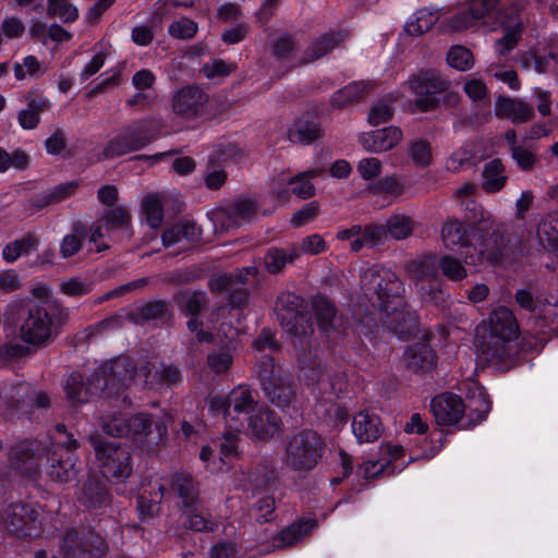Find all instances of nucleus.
<instances>
[{
    "label": "nucleus",
    "instance_id": "1",
    "mask_svg": "<svg viewBox=\"0 0 558 558\" xmlns=\"http://www.w3.org/2000/svg\"><path fill=\"white\" fill-rule=\"evenodd\" d=\"M360 283L365 298L381 313L404 304L403 282L390 268L380 265L368 267L361 274Z\"/></svg>",
    "mask_w": 558,
    "mask_h": 558
},
{
    "label": "nucleus",
    "instance_id": "2",
    "mask_svg": "<svg viewBox=\"0 0 558 558\" xmlns=\"http://www.w3.org/2000/svg\"><path fill=\"white\" fill-rule=\"evenodd\" d=\"M69 319V311L54 301L29 308L21 327L22 339L33 345L46 347Z\"/></svg>",
    "mask_w": 558,
    "mask_h": 558
},
{
    "label": "nucleus",
    "instance_id": "3",
    "mask_svg": "<svg viewBox=\"0 0 558 558\" xmlns=\"http://www.w3.org/2000/svg\"><path fill=\"white\" fill-rule=\"evenodd\" d=\"M326 450L324 438L313 429H302L284 440L282 464L286 469L307 473L314 470Z\"/></svg>",
    "mask_w": 558,
    "mask_h": 558
},
{
    "label": "nucleus",
    "instance_id": "4",
    "mask_svg": "<svg viewBox=\"0 0 558 558\" xmlns=\"http://www.w3.org/2000/svg\"><path fill=\"white\" fill-rule=\"evenodd\" d=\"M160 126L154 117L133 121L107 142L99 159H114L146 147L157 138Z\"/></svg>",
    "mask_w": 558,
    "mask_h": 558
},
{
    "label": "nucleus",
    "instance_id": "5",
    "mask_svg": "<svg viewBox=\"0 0 558 558\" xmlns=\"http://www.w3.org/2000/svg\"><path fill=\"white\" fill-rule=\"evenodd\" d=\"M98 469L101 475L113 484L126 482L133 474L134 465L131 450L125 445L104 440L100 436H90Z\"/></svg>",
    "mask_w": 558,
    "mask_h": 558
},
{
    "label": "nucleus",
    "instance_id": "6",
    "mask_svg": "<svg viewBox=\"0 0 558 558\" xmlns=\"http://www.w3.org/2000/svg\"><path fill=\"white\" fill-rule=\"evenodd\" d=\"M275 311L282 329L293 338L294 345L296 341L303 345L314 331L306 301L293 292H282L277 298Z\"/></svg>",
    "mask_w": 558,
    "mask_h": 558
},
{
    "label": "nucleus",
    "instance_id": "7",
    "mask_svg": "<svg viewBox=\"0 0 558 558\" xmlns=\"http://www.w3.org/2000/svg\"><path fill=\"white\" fill-rule=\"evenodd\" d=\"M258 375L262 389L268 400L279 407L287 408L294 400L295 392L288 373L277 365L269 355H264L259 363Z\"/></svg>",
    "mask_w": 558,
    "mask_h": 558
},
{
    "label": "nucleus",
    "instance_id": "8",
    "mask_svg": "<svg viewBox=\"0 0 558 558\" xmlns=\"http://www.w3.org/2000/svg\"><path fill=\"white\" fill-rule=\"evenodd\" d=\"M207 403L213 415H222L226 423L240 424V426H242L240 415L250 416L257 405L253 391L244 386L232 389L226 396H210Z\"/></svg>",
    "mask_w": 558,
    "mask_h": 558
},
{
    "label": "nucleus",
    "instance_id": "9",
    "mask_svg": "<svg viewBox=\"0 0 558 558\" xmlns=\"http://www.w3.org/2000/svg\"><path fill=\"white\" fill-rule=\"evenodd\" d=\"M60 549L64 558H102L108 543L94 530L69 529L62 536Z\"/></svg>",
    "mask_w": 558,
    "mask_h": 558
},
{
    "label": "nucleus",
    "instance_id": "10",
    "mask_svg": "<svg viewBox=\"0 0 558 558\" xmlns=\"http://www.w3.org/2000/svg\"><path fill=\"white\" fill-rule=\"evenodd\" d=\"M408 86L416 96L415 107L422 112H427L439 107L438 95L450 87V82L438 72L430 70L412 75L408 81Z\"/></svg>",
    "mask_w": 558,
    "mask_h": 558
},
{
    "label": "nucleus",
    "instance_id": "11",
    "mask_svg": "<svg viewBox=\"0 0 558 558\" xmlns=\"http://www.w3.org/2000/svg\"><path fill=\"white\" fill-rule=\"evenodd\" d=\"M95 374L105 381L101 387L104 398L119 399L134 380V362L129 356H119L102 364Z\"/></svg>",
    "mask_w": 558,
    "mask_h": 558
},
{
    "label": "nucleus",
    "instance_id": "12",
    "mask_svg": "<svg viewBox=\"0 0 558 558\" xmlns=\"http://www.w3.org/2000/svg\"><path fill=\"white\" fill-rule=\"evenodd\" d=\"M209 95L199 85L190 84L174 90L170 99L171 112L184 120L196 121L207 113Z\"/></svg>",
    "mask_w": 558,
    "mask_h": 558
},
{
    "label": "nucleus",
    "instance_id": "13",
    "mask_svg": "<svg viewBox=\"0 0 558 558\" xmlns=\"http://www.w3.org/2000/svg\"><path fill=\"white\" fill-rule=\"evenodd\" d=\"M7 529L17 537L38 536L43 526L41 507L37 504H12L5 511Z\"/></svg>",
    "mask_w": 558,
    "mask_h": 558
},
{
    "label": "nucleus",
    "instance_id": "14",
    "mask_svg": "<svg viewBox=\"0 0 558 558\" xmlns=\"http://www.w3.org/2000/svg\"><path fill=\"white\" fill-rule=\"evenodd\" d=\"M478 357L498 371L505 372L515 364V349L511 341L484 332L477 340Z\"/></svg>",
    "mask_w": 558,
    "mask_h": 558
},
{
    "label": "nucleus",
    "instance_id": "15",
    "mask_svg": "<svg viewBox=\"0 0 558 558\" xmlns=\"http://www.w3.org/2000/svg\"><path fill=\"white\" fill-rule=\"evenodd\" d=\"M47 447L36 440H24L11 448L10 461L21 474L35 477L39 474L43 460H46Z\"/></svg>",
    "mask_w": 558,
    "mask_h": 558
},
{
    "label": "nucleus",
    "instance_id": "16",
    "mask_svg": "<svg viewBox=\"0 0 558 558\" xmlns=\"http://www.w3.org/2000/svg\"><path fill=\"white\" fill-rule=\"evenodd\" d=\"M33 386L26 381L0 385V415L15 420L29 412V397Z\"/></svg>",
    "mask_w": 558,
    "mask_h": 558
},
{
    "label": "nucleus",
    "instance_id": "17",
    "mask_svg": "<svg viewBox=\"0 0 558 558\" xmlns=\"http://www.w3.org/2000/svg\"><path fill=\"white\" fill-rule=\"evenodd\" d=\"M102 378H97L95 372L87 379L81 373L73 372L64 384L65 399L70 407L80 408L94 397H104Z\"/></svg>",
    "mask_w": 558,
    "mask_h": 558
},
{
    "label": "nucleus",
    "instance_id": "18",
    "mask_svg": "<svg viewBox=\"0 0 558 558\" xmlns=\"http://www.w3.org/2000/svg\"><path fill=\"white\" fill-rule=\"evenodd\" d=\"M130 432L126 438L140 446H153L161 441L166 427L162 423L155 421L151 415L137 413L129 417Z\"/></svg>",
    "mask_w": 558,
    "mask_h": 558
},
{
    "label": "nucleus",
    "instance_id": "19",
    "mask_svg": "<svg viewBox=\"0 0 558 558\" xmlns=\"http://www.w3.org/2000/svg\"><path fill=\"white\" fill-rule=\"evenodd\" d=\"M300 345L302 352L298 355L299 378L310 386L323 385L329 383V375L326 366L322 363L315 349L310 343L308 338L301 345L296 341L295 348Z\"/></svg>",
    "mask_w": 558,
    "mask_h": 558
},
{
    "label": "nucleus",
    "instance_id": "20",
    "mask_svg": "<svg viewBox=\"0 0 558 558\" xmlns=\"http://www.w3.org/2000/svg\"><path fill=\"white\" fill-rule=\"evenodd\" d=\"M484 231L485 234L481 240L478 248L480 259H486L490 264H497L501 262L504 251L508 243L505 236L507 226L501 222L492 221Z\"/></svg>",
    "mask_w": 558,
    "mask_h": 558
},
{
    "label": "nucleus",
    "instance_id": "21",
    "mask_svg": "<svg viewBox=\"0 0 558 558\" xmlns=\"http://www.w3.org/2000/svg\"><path fill=\"white\" fill-rule=\"evenodd\" d=\"M430 409L437 424L448 426L457 424L471 405H465L457 395L442 393L432 400Z\"/></svg>",
    "mask_w": 558,
    "mask_h": 558
},
{
    "label": "nucleus",
    "instance_id": "22",
    "mask_svg": "<svg viewBox=\"0 0 558 558\" xmlns=\"http://www.w3.org/2000/svg\"><path fill=\"white\" fill-rule=\"evenodd\" d=\"M112 495L107 484L97 475H90L84 482L78 501L87 509L101 511L111 505Z\"/></svg>",
    "mask_w": 558,
    "mask_h": 558
},
{
    "label": "nucleus",
    "instance_id": "23",
    "mask_svg": "<svg viewBox=\"0 0 558 558\" xmlns=\"http://www.w3.org/2000/svg\"><path fill=\"white\" fill-rule=\"evenodd\" d=\"M235 150L234 146L227 145L217 148L208 156L204 174V183L208 190L217 191L226 184L228 174L221 165L229 160Z\"/></svg>",
    "mask_w": 558,
    "mask_h": 558
},
{
    "label": "nucleus",
    "instance_id": "24",
    "mask_svg": "<svg viewBox=\"0 0 558 558\" xmlns=\"http://www.w3.org/2000/svg\"><path fill=\"white\" fill-rule=\"evenodd\" d=\"M497 20L501 26L507 27L506 34L496 41V50L500 56L508 54L517 45L523 31L522 22L519 20V8L512 5L505 11L497 13Z\"/></svg>",
    "mask_w": 558,
    "mask_h": 558
},
{
    "label": "nucleus",
    "instance_id": "25",
    "mask_svg": "<svg viewBox=\"0 0 558 558\" xmlns=\"http://www.w3.org/2000/svg\"><path fill=\"white\" fill-rule=\"evenodd\" d=\"M256 213L257 204L255 201L251 198H239L225 208L215 211L214 217L216 221L221 222L223 228L230 229L251 220Z\"/></svg>",
    "mask_w": 558,
    "mask_h": 558
},
{
    "label": "nucleus",
    "instance_id": "26",
    "mask_svg": "<svg viewBox=\"0 0 558 558\" xmlns=\"http://www.w3.org/2000/svg\"><path fill=\"white\" fill-rule=\"evenodd\" d=\"M483 331L512 341L519 336V324L511 310L499 306L488 317L487 325Z\"/></svg>",
    "mask_w": 558,
    "mask_h": 558
},
{
    "label": "nucleus",
    "instance_id": "27",
    "mask_svg": "<svg viewBox=\"0 0 558 558\" xmlns=\"http://www.w3.org/2000/svg\"><path fill=\"white\" fill-rule=\"evenodd\" d=\"M495 114L514 124H523L533 120L535 111L531 104L521 98L499 96L495 101Z\"/></svg>",
    "mask_w": 558,
    "mask_h": 558
},
{
    "label": "nucleus",
    "instance_id": "28",
    "mask_svg": "<svg viewBox=\"0 0 558 558\" xmlns=\"http://www.w3.org/2000/svg\"><path fill=\"white\" fill-rule=\"evenodd\" d=\"M76 456L73 452L48 451L46 456L47 474L51 481L68 483L75 480L77 475Z\"/></svg>",
    "mask_w": 558,
    "mask_h": 558
},
{
    "label": "nucleus",
    "instance_id": "29",
    "mask_svg": "<svg viewBox=\"0 0 558 558\" xmlns=\"http://www.w3.org/2000/svg\"><path fill=\"white\" fill-rule=\"evenodd\" d=\"M247 433L256 439H269L280 429L281 420L268 408L255 409L248 416Z\"/></svg>",
    "mask_w": 558,
    "mask_h": 558
},
{
    "label": "nucleus",
    "instance_id": "30",
    "mask_svg": "<svg viewBox=\"0 0 558 558\" xmlns=\"http://www.w3.org/2000/svg\"><path fill=\"white\" fill-rule=\"evenodd\" d=\"M313 307L319 329L328 337L341 333L344 330L342 316L337 314L335 304L328 299L322 296L315 299Z\"/></svg>",
    "mask_w": 558,
    "mask_h": 558
},
{
    "label": "nucleus",
    "instance_id": "31",
    "mask_svg": "<svg viewBox=\"0 0 558 558\" xmlns=\"http://www.w3.org/2000/svg\"><path fill=\"white\" fill-rule=\"evenodd\" d=\"M402 140V131L397 126L364 133L360 137L363 148L372 153H381L392 149Z\"/></svg>",
    "mask_w": 558,
    "mask_h": 558
},
{
    "label": "nucleus",
    "instance_id": "32",
    "mask_svg": "<svg viewBox=\"0 0 558 558\" xmlns=\"http://www.w3.org/2000/svg\"><path fill=\"white\" fill-rule=\"evenodd\" d=\"M498 0H470L469 11H460L448 19L452 31H462L472 26L475 21L488 15L497 5Z\"/></svg>",
    "mask_w": 558,
    "mask_h": 558
},
{
    "label": "nucleus",
    "instance_id": "33",
    "mask_svg": "<svg viewBox=\"0 0 558 558\" xmlns=\"http://www.w3.org/2000/svg\"><path fill=\"white\" fill-rule=\"evenodd\" d=\"M351 427L359 444L374 442L384 432L379 416L368 411L356 413Z\"/></svg>",
    "mask_w": 558,
    "mask_h": 558
},
{
    "label": "nucleus",
    "instance_id": "34",
    "mask_svg": "<svg viewBox=\"0 0 558 558\" xmlns=\"http://www.w3.org/2000/svg\"><path fill=\"white\" fill-rule=\"evenodd\" d=\"M171 487L181 499L183 511L198 509V485L193 476L186 472H177L172 476Z\"/></svg>",
    "mask_w": 558,
    "mask_h": 558
},
{
    "label": "nucleus",
    "instance_id": "35",
    "mask_svg": "<svg viewBox=\"0 0 558 558\" xmlns=\"http://www.w3.org/2000/svg\"><path fill=\"white\" fill-rule=\"evenodd\" d=\"M405 367L413 372H426L434 367L436 363V353L427 343H415L409 345L402 356Z\"/></svg>",
    "mask_w": 558,
    "mask_h": 558
},
{
    "label": "nucleus",
    "instance_id": "36",
    "mask_svg": "<svg viewBox=\"0 0 558 558\" xmlns=\"http://www.w3.org/2000/svg\"><path fill=\"white\" fill-rule=\"evenodd\" d=\"M316 526L317 521L314 519L298 520L286 529L281 530L272 538V546L277 549L291 547L308 536Z\"/></svg>",
    "mask_w": 558,
    "mask_h": 558
},
{
    "label": "nucleus",
    "instance_id": "37",
    "mask_svg": "<svg viewBox=\"0 0 558 558\" xmlns=\"http://www.w3.org/2000/svg\"><path fill=\"white\" fill-rule=\"evenodd\" d=\"M347 36L348 33L344 31L328 32L320 35L306 48L301 62L307 64L323 58L343 41Z\"/></svg>",
    "mask_w": 558,
    "mask_h": 558
},
{
    "label": "nucleus",
    "instance_id": "38",
    "mask_svg": "<svg viewBox=\"0 0 558 558\" xmlns=\"http://www.w3.org/2000/svg\"><path fill=\"white\" fill-rule=\"evenodd\" d=\"M384 314V324L399 338L405 339L417 330V316L414 312L396 307Z\"/></svg>",
    "mask_w": 558,
    "mask_h": 558
},
{
    "label": "nucleus",
    "instance_id": "39",
    "mask_svg": "<svg viewBox=\"0 0 558 558\" xmlns=\"http://www.w3.org/2000/svg\"><path fill=\"white\" fill-rule=\"evenodd\" d=\"M320 173L319 169L308 170L298 175L284 180L283 178H279L278 180L272 181V190L277 193L278 196H281L286 191L281 190V186L284 184L292 185V193L302 199L310 198L315 194L314 185L308 181L310 178H315Z\"/></svg>",
    "mask_w": 558,
    "mask_h": 558
},
{
    "label": "nucleus",
    "instance_id": "40",
    "mask_svg": "<svg viewBox=\"0 0 558 558\" xmlns=\"http://www.w3.org/2000/svg\"><path fill=\"white\" fill-rule=\"evenodd\" d=\"M173 301L182 314L193 317H197L209 303L205 291L190 289L175 293Z\"/></svg>",
    "mask_w": 558,
    "mask_h": 558
},
{
    "label": "nucleus",
    "instance_id": "41",
    "mask_svg": "<svg viewBox=\"0 0 558 558\" xmlns=\"http://www.w3.org/2000/svg\"><path fill=\"white\" fill-rule=\"evenodd\" d=\"M441 240L444 245L451 251L470 245V234L466 226L456 219L448 218L441 227Z\"/></svg>",
    "mask_w": 558,
    "mask_h": 558
},
{
    "label": "nucleus",
    "instance_id": "42",
    "mask_svg": "<svg viewBox=\"0 0 558 558\" xmlns=\"http://www.w3.org/2000/svg\"><path fill=\"white\" fill-rule=\"evenodd\" d=\"M300 257V250L298 245H290L288 247L268 248L264 256V265L269 274H279L288 264H292Z\"/></svg>",
    "mask_w": 558,
    "mask_h": 558
},
{
    "label": "nucleus",
    "instance_id": "43",
    "mask_svg": "<svg viewBox=\"0 0 558 558\" xmlns=\"http://www.w3.org/2000/svg\"><path fill=\"white\" fill-rule=\"evenodd\" d=\"M78 186L80 183L77 181L58 184L48 191L36 194L32 198V206L41 209L52 204L60 203L74 195Z\"/></svg>",
    "mask_w": 558,
    "mask_h": 558
},
{
    "label": "nucleus",
    "instance_id": "44",
    "mask_svg": "<svg viewBox=\"0 0 558 558\" xmlns=\"http://www.w3.org/2000/svg\"><path fill=\"white\" fill-rule=\"evenodd\" d=\"M131 220L130 211L123 206L108 208L99 216V221L104 222L107 230L122 231L128 238L133 234Z\"/></svg>",
    "mask_w": 558,
    "mask_h": 558
},
{
    "label": "nucleus",
    "instance_id": "45",
    "mask_svg": "<svg viewBox=\"0 0 558 558\" xmlns=\"http://www.w3.org/2000/svg\"><path fill=\"white\" fill-rule=\"evenodd\" d=\"M72 233L63 236L60 243V254L63 258H69L77 254L88 233L87 225L82 220H74L71 225Z\"/></svg>",
    "mask_w": 558,
    "mask_h": 558
},
{
    "label": "nucleus",
    "instance_id": "46",
    "mask_svg": "<svg viewBox=\"0 0 558 558\" xmlns=\"http://www.w3.org/2000/svg\"><path fill=\"white\" fill-rule=\"evenodd\" d=\"M506 169L500 159L496 158L485 163L483 169L482 187L488 193L500 191L507 182Z\"/></svg>",
    "mask_w": 558,
    "mask_h": 558
},
{
    "label": "nucleus",
    "instance_id": "47",
    "mask_svg": "<svg viewBox=\"0 0 558 558\" xmlns=\"http://www.w3.org/2000/svg\"><path fill=\"white\" fill-rule=\"evenodd\" d=\"M38 245V236L32 232H27L22 238L8 243L3 247V259L8 263H13L19 257L23 255H28L32 251L37 250Z\"/></svg>",
    "mask_w": 558,
    "mask_h": 558
},
{
    "label": "nucleus",
    "instance_id": "48",
    "mask_svg": "<svg viewBox=\"0 0 558 558\" xmlns=\"http://www.w3.org/2000/svg\"><path fill=\"white\" fill-rule=\"evenodd\" d=\"M537 238L544 248L558 254V211L548 214L541 220Z\"/></svg>",
    "mask_w": 558,
    "mask_h": 558
},
{
    "label": "nucleus",
    "instance_id": "49",
    "mask_svg": "<svg viewBox=\"0 0 558 558\" xmlns=\"http://www.w3.org/2000/svg\"><path fill=\"white\" fill-rule=\"evenodd\" d=\"M199 233L201 230L194 222L184 221L166 230L161 235V240L165 246H171L183 240L194 242L198 239Z\"/></svg>",
    "mask_w": 558,
    "mask_h": 558
},
{
    "label": "nucleus",
    "instance_id": "50",
    "mask_svg": "<svg viewBox=\"0 0 558 558\" xmlns=\"http://www.w3.org/2000/svg\"><path fill=\"white\" fill-rule=\"evenodd\" d=\"M436 12L427 9L417 10L405 23L404 31L411 36H420L429 31L437 22Z\"/></svg>",
    "mask_w": 558,
    "mask_h": 558
},
{
    "label": "nucleus",
    "instance_id": "51",
    "mask_svg": "<svg viewBox=\"0 0 558 558\" xmlns=\"http://www.w3.org/2000/svg\"><path fill=\"white\" fill-rule=\"evenodd\" d=\"M385 226L387 238L400 241L408 239L414 230V221L405 215L390 216Z\"/></svg>",
    "mask_w": 558,
    "mask_h": 558
},
{
    "label": "nucleus",
    "instance_id": "52",
    "mask_svg": "<svg viewBox=\"0 0 558 558\" xmlns=\"http://www.w3.org/2000/svg\"><path fill=\"white\" fill-rule=\"evenodd\" d=\"M182 373L178 366L161 363L155 367L151 376V388L155 387H173L182 381Z\"/></svg>",
    "mask_w": 558,
    "mask_h": 558
},
{
    "label": "nucleus",
    "instance_id": "53",
    "mask_svg": "<svg viewBox=\"0 0 558 558\" xmlns=\"http://www.w3.org/2000/svg\"><path fill=\"white\" fill-rule=\"evenodd\" d=\"M323 130L314 122L305 119L298 120L289 131L291 141L310 144L322 136Z\"/></svg>",
    "mask_w": 558,
    "mask_h": 558
},
{
    "label": "nucleus",
    "instance_id": "54",
    "mask_svg": "<svg viewBox=\"0 0 558 558\" xmlns=\"http://www.w3.org/2000/svg\"><path fill=\"white\" fill-rule=\"evenodd\" d=\"M129 417L123 413H112L100 416L99 426L105 434L111 437H125L129 427Z\"/></svg>",
    "mask_w": 558,
    "mask_h": 558
},
{
    "label": "nucleus",
    "instance_id": "55",
    "mask_svg": "<svg viewBox=\"0 0 558 558\" xmlns=\"http://www.w3.org/2000/svg\"><path fill=\"white\" fill-rule=\"evenodd\" d=\"M514 300L521 308L531 313L538 312L544 319H549L551 316H556V311L558 310V304H555L550 313H546L544 308L545 304L535 299L532 292L527 289L518 290L514 294Z\"/></svg>",
    "mask_w": 558,
    "mask_h": 558
},
{
    "label": "nucleus",
    "instance_id": "56",
    "mask_svg": "<svg viewBox=\"0 0 558 558\" xmlns=\"http://www.w3.org/2000/svg\"><path fill=\"white\" fill-rule=\"evenodd\" d=\"M47 14L63 23H74L80 16L78 9L71 0H47Z\"/></svg>",
    "mask_w": 558,
    "mask_h": 558
},
{
    "label": "nucleus",
    "instance_id": "57",
    "mask_svg": "<svg viewBox=\"0 0 558 558\" xmlns=\"http://www.w3.org/2000/svg\"><path fill=\"white\" fill-rule=\"evenodd\" d=\"M143 214L150 228L157 229L163 220V207L158 194L147 195L142 203Z\"/></svg>",
    "mask_w": 558,
    "mask_h": 558
},
{
    "label": "nucleus",
    "instance_id": "58",
    "mask_svg": "<svg viewBox=\"0 0 558 558\" xmlns=\"http://www.w3.org/2000/svg\"><path fill=\"white\" fill-rule=\"evenodd\" d=\"M229 430L225 432L219 438L218 447L220 453V460L223 461L226 458L235 457L238 454L239 437H240V424L227 423Z\"/></svg>",
    "mask_w": 558,
    "mask_h": 558
},
{
    "label": "nucleus",
    "instance_id": "59",
    "mask_svg": "<svg viewBox=\"0 0 558 558\" xmlns=\"http://www.w3.org/2000/svg\"><path fill=\"white\" fill-rule=\"evenodd\" d=\"M416 287L423 302L440 308L447 306L448 295L440 289L437 282H416Z\"/></svg>",
    "mask_w": 558,
    "mask_h": 558
},
{
    "label": "nucleus",
    "instance_id": "60",
    "mask_svg": "<svg viewBox=\"0 0 558 558\" xmlns=\"http://www.w3.org/2000/svg\"><path fill=\"white\" fill-rule=\"evenodd\" d=\"M365 92V84L360 82L351 83L337 90L331 98L333 107L342 108L359 100Z\"/></svg>",
    "mask_w": 558,
    "mask_h": 558
},
{
    "label": "nucleus",
    "instance_id": "61",
    "mask_svg": "<svg viewBox=\"0 0 558 558\" xmlns=\"http://www.w3.org/2000/svg\"><path fill=\"white\" fill-rule=\"evenodd\" d=\"M408 155L417 167H427L433 159L430 144L425 140L410 142Z\"/></svg>",
    "mask_w": 558,
    "mask_h": 558
},
{
    "label": "nucleus",
    "instance_id": "62",
    "mask_svg": "<svg viewBox=\"0 0 558 558\" xmlns=\"http://www.w3.org/2000/svg\"><path fill=\"white\" fill-rule=\"evenodd\" d=\"M448 64L459 71H468L473 64L472 52L463 46H454L447 53Z\"/></svg>",
    "mask_w": 558,
    "mask_h": 558
},
{
    "label": "nucleus",
    "instance_id": "63",
    "mask_svg": "<svg viewBox=\"0 0 558 558\" xmlns=\"http://www.w3.org/2000/svg\"><path fill=\"white\" fill-rule=\"evenodd\" d=\"M168 313L169 305L162 300L147 302L146 304L138 306L135 311V315L142 320L163 318Z\"/></svg>",
    "mask_w": 558,
    "mask_h": 558
},
{
    "label": "nucleus",
    "instance_id": "64",
    "mask_svg": "<svg viewBox=\"0 0 558 558\" xmlns=\"http://www.w3.org/2000/svg\"><path fill=\"white\" fill-rule=\"evenodd\" d=\"M196 511L197 509H193L192 511H184L187 517L185 524L189 529L197 532H208L218 527V522L214 520L209 514Z\"/></svg>",
    "mask_w": 558,
    "mask_h": 558
}]
</instances>
